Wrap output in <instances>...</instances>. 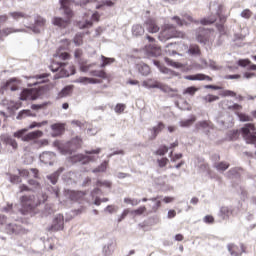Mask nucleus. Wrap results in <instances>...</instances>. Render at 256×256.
Segmentation results:
<instances>
[{"label": "nucleus", "mask_w": 256, "mask_h": 256, "mask_svg": "<svg viewBox=\"0 0 256 256\" xmlns=\"http://www.w3.org/2000/svg\"><path fill=\"white\" fill-rule=\"evenodd\" d=\"M47 201V194H42L41 196L37 195H23L20 197V213L21 215H36L37 207L41 203Z\"/></svg>", "instance_id": "obj_1"}, {"label": "nucleus", "mask_w": 256, "mask_h": 256, "mask_svg": "<svg viewBox=\"0 0 256 256\" xmlns=\"http://www.w3.org/2000/svg\"><path fill=\"white\" fill-rule=\"evenodd\" d=\"M71 1L70 0H60L61 9L64 10L66 18L63 19L61 17H54L52 20L53 25L55 27H59V29H67L69 25H71V19H73V10L69 8Z\"/></svg>", "instance_id": "obj_2"}, {"label": "nucleus", "mask_w": 256, "mask_h": 256, "mask_svg": "<svg viewBox=\"0 0 256 256\" xmlns=\"http://www.w3.org/2000/svg\"><path fill=\"white\" fill-rule=\"evenodd\" d=\"M143 87L147 89H160L163 93H167L170 97H175L177 95V89L171 88L167 84H163L157 80L148 79L142 82Z\"/></svg>", "instance_id": "obj_3"}, {"label": "nucleus", "mask_w": 256, "mask_h": 256, "mask_svg": "<svg viewBox=\"0 0 256 256\" xmlns=\"http://www.w3.org/2000/svg\"><path fill=\"white\" fill-rule=\"evenodd\" d=\"M185 37V33L178 31L175 26L168 24L164 27V29L160 32L158 39L160 41H169V39L181 38Z\"/></svg>", "instance_id": "obj_4"}, {"label": "nucleus", "mask_w": 256, "mask_h": 256, "mask_svg": "<svg viewBox=\"0 0 256 256\" xmlns=\"http://www.w3.org/2000/svg\"><path fill=\"white\" fill-rule=\"evenodd\" d=\"M196 41L207 45V43H213L215 41V32L211 29L198 28L196 30Z\"/></svg>", "instance_id": "obj_5"}, {"label": "nucleus", "mask_w": 256, "mask_h": 256, "mask_svg": "<svg viewBox=\"0 0 256 256\" xmlns=\"http://www.w3.org/2000/svg\"><path fill=\"white\" fill-rule=\"evenodd\" d=\"M255 131H256V128H255V124L253 123H247L244 125V127L241 128L242 137L248 145L256 144Z\"/></svg>", "instance_id": "obj_6"}, {"label": "nucleus", "mask_w": 256, "mask_h": 256, "mask_svg": "<svg viewBox=\"0 0 256 256\" xmlns=\"http://www.w3.org/2000/svg\"><path fill=\"white\" fill-rule=\"evenodd\" d=\"M67 67V63H61L56 60H53L50 69L53 71V73H57L55 75V79H61L63 77H69V71L65 69Z\"/></svg>", "instance_id": "obj_7"}, {"label": "nucleus", "mask_w": 256, "mask_h": 256, "mask_svg": "<svg viewBox=\"0 0 256 256\" xmlns=\"http://www.w3.org/2000/svg\"><path fill=\"white\" fill-rule=\"evenodd\" d=\"M39 98V90L37 89H25L20 95L21 101H35Z\"/></svg>", "instance_id": "obj_8"}, {"label": "nucleus", "mask_w": 256, "mask_h": 256, "mask_svg": "<svg viewBox=\"0 0 256 256\" xmlns=\"http://www.w3.org/2000/svg\"><path fill=\"white\" fill-rule=\"evenodd\" d=\"M227 249L232 256H241L243 253H247V247L245 244H240V246L230 243L227 245Z\"/></svg>", "instance_id": "obj_9"}, {"label": "nucleus", "mask_w": 256, "mask_h": 256, "mask_svg": "<svg viewBox=\"0 0 256 256\" xmlns=\"http://www.w3.org/2000/svg\"><path fill=\"white\" fill-rule=\"evenodd\" d=\"M144 27H145L146 31H148V33H159V31L161 29L159 27V24L157 23V20H155L153 18H148L144 22Z\"/></svg>", "instance_id": "obj_10"}, {"label": "nucleus", "mask_w": 256, "mask_h": 256, "mask_svg": "<svg viewBox=\"0 0 256 256\" xmlns=\"http://www.w3.org/2000/svg\"><path fill=\"white\" fill-rule=\"evenodd\" d=\"M65 225V218L63 215L58 214L50 227V231H63Z\"/></svg>", "instance_id": "obj_11"}, {"label": "nucleus", "mask_w": 256, "mask_h": 256, "mask_svg": "<svg viewBox=\"0 0 256 256\" xmlns=\"http://www.w3.org/2000/svg\"><path fill=\"white\" fill-rule=\"evenodd\" d=\"M66 195L70 201H83L85 199V192L83 191L68 190Z\"/></svg>", "instance_id": "obj_12"}, {"label": "nucleus", "mask_w": 256, "mask_h": 256, "mask_svg": "<svg viewBox=\"0 0 256 256\" xmlns=\"http://www.w3.org/2000/svg\"><path fill=\"white\" fill-rule=\"evenodd\" d=\"M46 23H47V20H45V18L41 16H36L34 20V25L32 26V31L34 33H41V29L45 27Z\"/></svg>", "instance_id": "obj_13"}, {"label": "nucleus", "mask_w": 256, "mask_h": 256, "mask_svg": "<svg viewBox=\"0 0 256 256\" xmlns=\"http://www.w3.org/2000/svg\"><path fill=\"white\" fill-rule=\"evenodd\" d=\"M185 79H187V81H213L211 76L205 74L187 75Z\"/></svg>", "instance_id": "obj_14"}, {"label": "nucleus", "mask_w": 256, "mask_h": 256, "mask_svg": "<svg viewBox=\"0 0 256 256\" xmlns=\"http://www.w3.org/2000/svg\"><path fill=\"white\" fill-rule=\"evenodd\" d=\"M41 137H43V131L36 130L24 135V137L22 138V141H35V139H39Z\"/></svg>", "instance_id": "obj_15"}, {"label": "nucleus", "mask_w": 256, "mask_h": 256, "mask_svg": "<svg viewBox=\"0 0 256 256\" xmlns=\"http://www.w3.org/2000/svg\"><path fill=\"white\" fill-rule=\"evenodd\" d=\"M53 157H55V154L51 152H45L40 155V161L45 163V165H51L53 163Z\"/></svg>", "instance_id": "obj_16"}, {"label": "nucleus", "mask_w": 256, "mask_h": 256, "mask_svg": "<svg viewBox=\"0 0 256 256\" xmlns=\"http://www.w3.org/2000/svg\"><path fill=\"white\" fill-rule=\"evenodd\" d=\"M136 69H138L139 73H141L144 77H147V75L151 73V68L145 63L137 64Z\"/></svg>", "instance_id": "obj_17"}, {"label": "nucleus", "mask_w": 256, "mask_h": 256, "mask_svg": "<svg viewBox=\"0 0 256 256\" xmlns=\"http://www.w3.org/2000/svg\"><path fill=\"white\" fill-rule=\"evenodd\" d=\"M10 17L14 19V21H21V19H27L28 15L25 12L15 11L9 13Z\"/></svg>", "instance_id": "obj_18"}, {"label": "nucleus", "mask_w": 256, "mask_h": 256, "mask_svg": "<svg viewBox=\"0 0 256 256\" xmlns=\"http://www.w3.org/2000/svg\"><path fill=\"white\" fill-rule=\"evenodd\" d=\"M189 55L200 56L201 55V48L197 44H191L188 49Z\"/></svg>", "instance_id": "obj_19"}, {"label": "nucleus", "mask_w": 256, "mask_h": 256, "mask_svg": "<svg viewBox=\"0 0 256 256\" xmlns=\"http://www.w3.org/2000/svg\"><path fill=\"white\" fill-rule=\"evenodd\" d=\"M159 199H161V196L150 198V201H153L155 203V205L152 207V210H151L152 213H157V211L161 209V200Z\"/></svg>", "instance_id": "obj_20"}, {"label": "nucleus", "mask_w": 256, "mask_h": 256, "mask_svg": "<svg viewBox=\"0 0 256 256\" xmlns=\"http://www.w3.org/2000/svg\"><path fill=\"white\" fill-rule=\"evenodd\" d=\"M132 33L135 35V37H140V35H144L145 28L143 26L137 24L132 27Z\"/></svg>", "instance_id": "obj_21"}, {"label": "nucleus", "mask_w": 256, "mask_h": 256, "mask_svg": "<svg viewBox=\"0 0 256 256\" xmlns=\"http://www.w3.org/2000/svg\"><path fill=\"white\" fill-rule=\"evenodd\" d=\"M76 83H83L84 85L87 84H95V83H99V80L94 79V78H88V77H80L77 79Z\"/></svg>", "instance_id": "obj_22"}, {"label": "nucleus", "mask_w": 256, "mask_h": 256, "mask_svg": "<svg viewBox=\"0 0 256 256\" xmlns=\"http://www.w3.org/2000/svg\"><path fill=\"white\" fill-rule=\"evenodd\" d=\"M214 167L215 169H217V171L224 172V171H227V169L230 167V164L229 162L222 161V162L216 163Z\"/></svg>", "instance_id": "obj_23"}, {"label": "nucleus", "mask_w": 256, "mask_h": 256, "mask_svg": "<svg viewBox=\"0 0 256 256\" xmlns=\"http://www.w3.org/2000/svg\"><path fill=\"white\" fill-rule=\"evenodd\" d=\"M197 121V117L191 116L189 119L181 120L180 121V127H191L193 123Z\"/></svg>", "instance_id": "obj_24"}, {"label": "nucleus", "mask_w": 256, "mask_h": 256, "mask_svg": "<svg viewBox=\"0 0 256 256\" xmlns=\"http://www.w3.org/2000/svg\"><path fill=\"white\" fill-rule=\"evenodd\" d=\"M165 129V124L163 122H159L157 126H154L152 128L153 131V137L155 139V137H157L158 134L161 133V131H163Z\"/></svg>", "instance_id": "obj_25"}, {"label": "nucleus", "mask_w": 256, "mask_h": 256, "mask_svg": "<svg viewBox=\"0 0 256 256\" xmlns=\"http://www.w3.org/2000/svg\"><path fill=\"white\" fill-rule=\"evenodd\" d=\"M107 167H109V161H104L93 170V173H105V171H107Z\"/></svg>", "instance_id": "obj_26"}, {"label": "nucleus", "mask_w": 256, "mask_h": 256, "mask_svg": "<svg viewBox=\"0 0 256 256\" xmlns=\"http://www.w3.org/2000/svg\"><path fill=\"white\" fill-rule=\"evenodd\" d=\"M55 59H61L62 61H67L71 57L69 53L67 52H61V49H59L56 54L54 55Z\"/></svg>", "instance_id": "obj_27"}, {"label": "nucleus", "mask_w": 256, "mask_h": 256, "mask_svg": "<svg viewBox=\"0 0 256 256\" xmlns=\"http://www.w3.org/2000/svg\"><path fill=\"white\" fill-rule=\"evenodd\" d=\"M52 131H56L59 135L65 131V124L56 123L51 125Z\"/></svg>", "instance_id": "obj_28"}, {"label": "nucleus", "mask_w": 256, "mask_h": 256, "mask_svg": "<svg viewBox=\"0 0 256 256\" xmlns=\"http://www.w3.org/2000/svg\"><path fill=\"white\" fill-rule=\"evenodd\" d=\"M113 183L109 180H97L96 187H106V189H111Z\"/></svg>", "instance_id": "obj_29"}, {"label": "nucleus", "mask_w": 256, "mask_h": 256, "mask_svg": "<svg viewBox=\"0 0 256 256\" xmlns=\"http://www.w3.org/2000/svg\"><path fill=\"white\" fill-rule=\"evenodd\" d=\"M17 31H19V30L15 29V28H13V27H6V28H3V29H2V39H3L4 37H8V35H11V34H13V33H17Z\"/></svg>", "instance_id": "obj_30"}, {"label": "nucleus", "mask_w": 256, "mask_h": 256, "mask_svg": "<svg viewBox=\"0 0 256 256\" xmlns=\"http://www.w3.org/2000/svg\"><path fill=\"white\" fill-rule=\"evenodd\" d=\"M4 142L6 143V145H9L13 149H17V147H19V145L17 144V140L11 137L4 138Z\"/></svg>", "instance_id": "obj_31"}, {"label": "nucleus", "mask_w": 256, "mask_h": 256, "mask_svg": "<svg viewBox=\"0 0 256 256\" xmlns=\"http://www.w3.org/2000/svg\"><path fill=\"white\" fill-rule=\"evenodd\" d=\"M101 59H102V64L100 65V67L103 69L105 67H107V65H111V63H115V59L114 58H108V57H105V56H101Z\"/></svg>", "instance_id": "obj_32"}, {"label": "nucleus", "mask_w": 256, "mask_h": 256, "mask_svg": "<svg viewBox=\"0 0 256 256\" xmlns=\"http://www.w3.org/2000/svg\"><path fill=\"white\" fill-rule=\"evenodd\" d=\"M25 117H35V114H32L31 110H22L19 112L17 119H25Z\"/></svg>", "instance_id": "obj_33"}, {"label": "nucleus", "mask_w": 256, "mask_h": 256, "mask_svg": "<svg viewBox=\"0 0 256 256\" xmlns=\"http://www.w3.org/2000/svg\"><path fill=\"white\" fill-rule=\"evenodd\" d=\"M71 91H73V87L71 86H66L64 89L61 90V92L59 93V97L63 98V97H67L69 95H71Z\"/></svg>", "instance_id": "obj_34"}, {"label": "nucleus", "mask_w": 256, "mask_h": 256, "mask_svg": "<svg viewBox=\"0 0 256 256\" xmlns=\"http://www.w3.org/2000/svg\"><path fill=\"white\" fill-rule=\"evenodd\" d=\"M93 77H100L101 79H107V73L104 70H94L91 72Z\"/></svg>", "instance_id": "obj_35"}, {"label": "nucleus", "mask_w": 256, "mask_h": 256, "mask_svg": "<svg viewBox=\"0 0 256 256\" xmlns=\"http://www.w3.org/2000/svg\"><path fill=\"white\" fill-rule=\"evenodd\" d=\"M196 91H199V88H197L195 86H190L183 91V95H191V97H193V95H195Z\"/></svg>", "instance_id": "obj_36"}, {"label": "nucleus", "mask_w": 256, "mask_h": 256, "mask_svg": "<svg viewBox=\"0 0 256 256\" xmlns=\"http://www.w3.org/2000/svg\"><path fill=\"white\" fill-rule=\"evenodd\" d=\"M150 53H152L153 57L161 56V47H159L157 45L151 46Z\"/></svg>", "instance_id": "obj_37"}, {"label": "nucleus", "mask_w": 256, "mask_h": 256, "mask_svg": "<svg viewBox=\"0 0 256 256\" xmlns=\"http://www.w3.org/2000/svg\"><path fill=\"white\" fill-rule=\"evenodd\" d=\"M79 29H89L93 27V22L91 20H86L85 22H78Z\"/></svg>", "instance_id": "obj_38"}, {"label": "nucleus", "mask_w": 256, "mask_h": 256, "mask_svg": "<svg viewBox=\"0 0 256 256\" xmlns=\"http://www.w3.org/2000/svg\"><path fill=\"white\" fill-rule=\"evenodd\" d=\"M211 125V122L204 120L196 123V129H207Z\"/></svg>", "instance_id": "obj_39"}, {"label": "nucleus", "mask_w": 256, "mask_h": 256, "mask_svg": "<svg viewBox=\"0 0 256 256\" xmlns=\"http://www.w3.org/2000/svg\"><path fill=\"white\" fill-rule=\"evenodd\" d=\"M169 157L172 163H177L179 159H183V154L179 153L173 155V151H171Z\"/></svg>", "instance_id": "obj_40"}, {"label": "nucleus", "mask_w": 256, "mask_h": 256, "mask_svg": "<svg viewBox=\"0 0 256 256\" xmlns=\"http://www.w3.org/2000/svg\"><path fill=\"white\" fill-rule=\"evenodd\" d=\"M71 145H73L72 142H68V143L65 145V149H62L63 155H71V153H73V151H75V148L69 149V147H71Z\"/></svg>", "instance_id": "obj_41"}, {"label": "nucleus", "mask_w": 256, "mask_h": 256, "mask_svg": "<svg viewBox=\"0 0 256 256\" xmlns=\"http://www.w3.org/2000/svg\"><path fill=\"white\" fill-rule=\"evenodd\" d=\"M169 152V148L165 145H162L159 147V149L155 152V155H160V156H163L165 155L166 153Z\"/></svg>", "instance_id": "obj_42"}, {"label": "nucleus", "mask_w": 256, "mask_h": 256, "mask_svg": "<svg viewBox=\"0 0 256 256\" xmlns=\"http://www.w3.org/2000/svg\"><path fill=\"white\" fill-rule=\"evenodd\" d=\"M217 18H203L200 20L201 25H213Z\"/></svg>", "instance_id": "obj_43"}, {"label": "nucleus", "mask_w": 256, "mask_h": 256, "mask_svg": "<svg viewBox=\"0 0 256 256\" xmlns=\"http://www.w3.org/2000/svg\"><path fill=\"white\" fill-rule=\"evenodd\" d=\"M157 163H158V167L163 169V167H167V164L169 163V158L164 157V158L158 159Z\"/></svg>", "instance_id": "obj_44"}, {"label": "nucleus", "mask_w": 256, "mask_h": 256, "mask_svg": "<svg viewBox=\"0 0 256 256\" xmlns=\"http://www.w3.org/2000/svg\"><path fill=\"white\" fill-rule=\"evenodd\" d=\"M241 17H243V19H251V17H253V12L250 9H244L241 12Z\"/></svg>", "instance_id": "obj_45"}, {"label": "nucleus", "mask_w": 256, "mask_h": 256, "mask_svg": "<svg viewBox=\"0 0 256 256\" xmlns=\"http://www.w3.org/2000/svg\"><path fill=\"white\" fill-rule=\"evenodd\" d=\"M126 107L127 106L125 104L119 103L115 106L114 111L115 113L121 114L125 111Z\"/></svg>", "instance_id": "obj_46"}, {"label": "nucleus", "mask_w": 256, "mask_h": 256, "mask_svg": "<svg viewBox=\"0 0 256 256\" xmlns=\"http://www.w3.org/2000/svg\"><path fill=\"white\" fill-rule=\"evenodd\" d=\"M124 203H126L127 205H139V203H141V200L124 198Z\"/></svg>", "instance_id": "obj_47"}, {"label": "nucleus", "mask_w": 256, "mask_h": 256, "mask_svg": "<svg viewBox=\"0 0 256 256\" xmlns=\"http://www.w3.org/2000/svg\"><path fill=\"white\" fill-rule=\"evenodd\" d=\"M216 28L220 35H227V29L225 28V24H216Z\"/></svg>", "instance_id": "obj_48"}, {"label": "nucleus", "mask_w": 256, "mask_h": 256, "mask_svg": "<svg viewBox=\"0 0 256 256\" xmlns=\"http://www.w3.org/2000/svg\"><path fill=\"white\" fill-rule=\"evenodd\" d=\"M238 117L239 120L242 122L253 121V118L247 114L240 113L238 114Z\"/></svg>", "instance_id": "obj_49"}, {"label": "nucleus", "mask_w": 256, "mask_h": 256, "mask_svg": "<svg viewBox=\"0 0 256 256\" xmlns=\"http://www.w3.org/2000/svg\"><path fill=\"white\" fill-rule=\"evenodd\" d=\"M28 185H30L34 189H41V184L37 180H33V179L28 180Z\"/></svg>", "instance_id": "obj_50"}, {"label": "nucleus", "mask_w": 256, "mask_h": 256, "mask_svg": "<svg viewBox=\"0 0 256 256\" xmlns=\"http://www.w3.org/2000/svg\"><path fill=\"white\" fill-rule=\"evenodd\" d=\"M221 214L230 217V215H233V210L229 209V207H222Z\"/></svg>", "instance_id": "obj_51"}, {"label": "nucleus", "mask_w": 256, "mask_h": 256, "mask_svg": "<svg viewBox=\"0 0 256 256\" xmlns=\"http://www.w3.org/2000/svg\"><path fill=\"white\" fill-rule=\"evenodd\" d=\"M217 100H219V96H215L211 94L204 97V101H207V103H213V101H217Z\"/></svg>", "instance_id": "obj_52"}, {"label": "nucleus", "mask_w": 256, "mask_h": 256, "mask_svg": "<svg viewBox=\"0 0 256 256\" xmlns=\"http://www.w3.org/2000/svg\"><path fill=\"white\" fill-rule=\"evenodd\" d=\"M74 43L75 45H83V34H77L75 37H74Z\"/></svg>", "instance_id": "obj_53"}, {"label": "nucleus", "mask_w": 256, "mask_h": 256, "mask_svg": "<svg viewBox=\"0 0 256 256\" xmlns=\"http://www.w3.org/2000/svg\"><path fill=\"white\" fill-rule=\"evenodd\" d=\"M204 223H207L208 225H213V223H215V218L211 215H206L203 218Z\"/></svg>", "instance_id": "obj_54"}, {"label": "nucleus", "mask_w": 256, "mask_h": 256, "mask_svg": "<svg viewBox=\"0 0 256 256\" xmlns=\"http://www.w3.org/2000/svg\"><path fill=\"white\" fill-rule=\"evenodd\" d=\"M21 181H22V179H21V177L20 176H18V175H10V182H12V183H14V184H19V183H21Z\"/></svg>", "instance_id": "obj_55"}, {"label": "nucleus", "mask_w": 256, "mask_h": 256, "mask_svg": "<svg viewBox=\"0 0 256 256\" xmlns=\"http://www.w3.org/2000/svg\"><path fill=\"white\" fill-rule=\"evenodd\" d=\"M115 249V246H113V244H109L107 247L104 248V252L106 256L111 255V253H113Z\"/></svg>", "instance_id": "obj_56"}, {"label": "nucleus", "mask_w": 256, "mask_h": 256, "mask_svg": "<svg viewBox=\"0 0 256 256\" xmlns=\"http://www.w3.org/2000/svg\"><path fill=\"white\" fill-rule=\"evenodd\" d=\"M147 211V208L145 206H140L136 210L133 211L134 215H143Z\"/></svg>", "instance_id": "obj_57"}, {"label": "nucleus", "mask_w": 256, "mask_h": 256, "mask_svg": "<svg viewBox=\"0 0 256 256\" xmlns=\"http://www.w3.org/2000/svg\"><path fill=\"white\" fill-rule=\"evenodd\" d=\"M238 65L240 67H247V65H251V60L249 59H241L238 61Z\"/></svg>", "instance_id": "obj_58"}, {"label": "nucleus", "mask_w": 256, "mask_h": 256, "mask_svg": "<svg viewBox=\"0 0 256 256\" xmlns=\"http://www.w3.org/2000/svg\"><path fill=\"white\" fill-rule=\"evenodd\" d=\"M26 131H27L26 129L19 130V131L14 133V137H16L17 139H23L25 137L23 135H25Z\"/></svg>", "instance_id": "obj_59"}, {"label": "nucleus", "mask_w": 256, "mask_h": 256, "mask_svg": "<svg viewBox=\"0 0 256 256\" xmlns=\"http://www.w3.org/2000/svg\"><path fill=\"white\" fill-rule=\"evenodd\" d=\"M19 191H20V193H25V191L29 192V191H33V189H31L29 186H27L25 184H22L19 186Z\"/></svg>", "instance_id": "obj_60"}, {"label": "nucleus", "mask_w": 256, "mask_h": 256, "mask_svg": "<svg viewBox=\"0 0 256 256\" xmlns=\"http://www.w3.org/2000/svg\"><path fill=\"white\" fill-rule=\"evenodd\" d=\"M48 179L53 185H55L59 179V176L57 174H51L50 176H48Z\"/></svg>", "instance_id": "obj_61"}, {"label": "nucleus", "mask_w": 256, "mask_h": 256, "mask_svg": "<svg viewBox=\"0 0 256 256\" xmlns=\"http://www.w3.org/2000/svg\"><path fill=\"white\" fill-rule=\"evenodd\" d=\"M42 125H47V121H43L40 123L33 122L30 126L29 129H35V127H41Z\"/></svg>", "instance_id": "obj_62"}, {"label": "nucleus", "mask_w": 256, "mask_h": 256, "mask_svg": "<svg viewBox=\"0 0 256 256\" xmlns=\"http://www.w3.org/2000/svg\"><path fill=\"white\" fill-rule=\"evenodd\" d=\"M230 139L231 141H235L236 139H239V130H233L231 132Z\"/></svg>", "instance_id": "obj_63"}, {"label": "nucleus", "mask_w": 256, "mask_h": 256, "mask_svg": "<svg viewBox=\"0 0 256 256\" xmlns=\"http://www.w3.org/2000/svg\"><path fill=\"white\" fill-rule=\"evenodd\" d=\"M127 215H129V209H125L122 214L120 215V217L118 218V223H121V221H123V219H125V217H127Z\"/></svg>", "instance_id": "obj_64"}]
</instances>
